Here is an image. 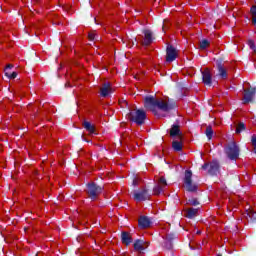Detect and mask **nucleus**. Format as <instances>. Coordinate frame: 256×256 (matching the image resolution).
Here are the masks:
<instances>
[{"label":"nucleus","mask_w":256,"mask_h":256,"mask_svg":"<svg viewBox=\"0 0 256 256\" xmlns=\"http://www.w3.org/2000/svg\"><path fill=\"white\" fill-rule=\"evenodd\" d=\"M144 107L147 111H151L154 115L159 117V111H171L173 109V104L169 102L167 97L157 98L154 96H146L144 98Z\"/></svg>","instance_id":"nucleus-1"},{"label":"nucleus","mask_w":256,"mask_h":256,"mask_svg":"<svg viewBox=\"0 0 256 256\" xmlns=\"http://www.w3.org/2000/svg\"><path fill=\"white\" fill-rule=\"evenodd\" d=\"M129 121H133L136 125H143L145 123V119H147V113L144 110H131L128 114Z\"/></svg>","instance_id":"nucleus-2"},{"label":"nucleus","mask_w":256,"mask_h":256,"mask_svg":"<svg viewBox=\"0 0 256 256\" xmlns=\"http://www.w3.org/2000/svg\"><path fill=\"white\" fill-rule=\"evenodd\" d=\"M225 153L228 159H231V161H235L239 159V146H237V143L232 142L226 147Z\"/></svg>","instance_id":"nucleus-3"},{"label":"nucleus","mask_w":256,"mask_h":256,"mask_svg":"<svg viewBox=\"0 0 256 256\" xmlns=\"http://www.w3.org/2000/svg\"><path fill=\"white\" fill-rule=\"evenodd\" d=\"M191 177H193V173H191V171L189 170H186L184 178V187L190 192L197 191V186L193 184Z\"/></svg>","instance_id":"nucleus-4"},{"label":"nucleus","mask_w":256,"mask_h":256,"mask_svg":"<svg viewBox=\"0 0 256 256\" xmlns=\"http://www.w3.org/2000/svg\"><path fill=\"white\" fill-rule=\"evenodd\" d=\"M167 189V180L161 176L157 182V185L153 189V195H161Z\"/></svg>","instance_id":"nucleus-5"},{"label":"nucleus","mask_w":256,"mask_h":256,"mask_svg":"<svg viewBox=\"0 0 256 256\" xmlns=\"http://www.w3.org/2000/svg\"><path fill=\"white\" fill-rule=\"evenodd\" d=\"M256 88H248L244 89L242 101L244 105H247V103H251L253 99L255 98Z\"/></svg>","instance_id":"nucleus-6"},{"label":"nucleus","mask_w":256,"mask_h":256,"mask_svg":"<svg viewBox=\"0 0 256 256\" xmlns=\"http://www.w3.org/2000/svg\"><path fill=\"white\" fill-rule=\"evenodd\" d=\"M177 49H175V47L173 46H167L166 49V61L167 63H173V61H175L177 59Z\"/></svg>","instance_id":"nucleus-7"},{"label":"nucleus","mask_w":256,"mask_h":256,"mask_svg":"<svg viewBox=\"0 0 256 256\" xmlns=\"http://www.w3.org/2000/svg\"><path fill=\"white\" fill-rule=\"evenodd\" d=\"M202 79L204 85H208L211 87V83H213V74L211 73V70L209 68H205L202 71Z\"/></svg>","instance_id":"nucleus-8"},{"label":"nucleus","mask_w":256,"mask_h":256,"mask_svg":"<svg viewBox=\"0 0 256 256\" xmlns=\"http://www.w3.org/2000/svg\"><path fill=\"white\" fill-rule=\"evenodd\" d=\"M87 193L91 199H95L99 193H101V187L95 184H89L87 187Z\"/></svg>","instance_id":"nucleus-9"},{"label":"nucleus","mask_w":256,"mask_h":256,"mask_svg":"<svg viewBox=\"0 0 256 256\" xmlns=\"http://www.w3.org/2000/svg\"><path fill=\"white\" fill-rule=\"evenodd\" d=\"M113 93V87L111 86V83L105 82L100 87V95L101 97H109Z\"/></svg>","instance_id":"nucleus-10"},{"label":"nucleus","mask_w":256,"mask_h":256,"mask_svg":"<svg viewBox=\"0 0 256 256\" xmlns=\"http://www.w3.org/2000/svg\"><path fill=\"white\" fill-rule=\"evenodd\" d=\"M134 199L135 201H147V199H151V195H149L147 189H142L134 193Z\"/></svg>","instance_id":"nucleus-11"},{"label":"nucleus","mask_w":256,"mask_h":256,"mask_svg":"<svg viewBox=\"0 0 256 256\" xmlns=\"http://www.w3.org/2000/svg\"><path fill=\"white\" fill-rule=\"evenodd\" d=\"M202 169H208L209 173L211 175H215V173H217V171H219V162L217 161H212L208 164H204L202 166Z\"/></svg>","instance_id":"nucleus-12"},{"label":"nucleus","mask_w":256,"mask_h":256,"mask_svg":"<svg viewBox=\"0 0 256 256\" xmlns=\"http://www.w3.org/2000/svg\"><path fill=\"white\" fill-rule=\"evenodd\" d=\"M137 40L140 41V43H142L143 45H151L153 43V34L151 33V31L145 30L144 39L141 40V37H138Z\"/></svg>","instance_id":"nucleus-13"},{"label":"nucleus","mask_w":256,"mask_h":256,"mask_svg":"<svg viewBox=\"0 0 256 256\" xmlns=\"http://www.w3.org/2000/svg\"><path fill=\"white\" fill-rule=\"evenodd\" d=\"M138 225L140 229H148V227H151V219L147 216H140L138 219Z\"/></svg>","instance_id":"nucleus-14"},{"label":"nucleus","mask_w":256,"mask_h":256,"mask_svg":"<svg viewBox=\"0 0 256 256\" xmlns=\"http://www.w3.org/2000/svg\"><path fill=\"white\" fill-rule=\"evenodd\" d=\"M149 247V242H145L143 240H137L134 243L135 251H145Z\"/></svg>","instance_id":"nucleus-15"},{"label":"nucleus","mask_w":256,"mask_h":256,"mask_svg":"<svg viewBox=\"0 0 256 256\" xmlns=\"http://www.w3.org/2000/svg\"><path fill=\"white\" fill-rule=\"evenodd\" d=\"M198 213L199 210L195 208L184 209V217H187L188 219H194V217H197Z\"/></svg>","instance_id":"nucleus-16"},{"label":"nucleus","mask_w":256,"mask_h":256,"mask_svg":"<svg viewBox=\"0 0 256 256\" xmlns=\"http://www.w3.org/2000/svg\"><path fill=\"white\" fill-rule=\"evenodd\" d=\"M170 137H178L182 139L183 133H181V129L179 128V125H173L170 129Z\"/></svg>","instance_id":"nucleus-17"},{"label":"nucleus","mask_w":256,"mask_h":256,"mask_svg":"<svg viewBox=\"0 0 256 256\" xmlns=\"http://www.w3.org/2000/svg\"><path fill=\"white\" fill-rule=\"evenodd\" d=\"M121 239L123 245H130V243H133V238L131 237V234L128 232H122Z\"/></svg>","instance_id":"nucleus-18"},{"label":"nucleus","mask_w":256,"mask_h":256,"mask_svg":"<svg viewBox=\"0 0 256 256\" xmlns=\"http://www.w3.org/2000/svg\"><path fill=\"white\" fill-rule=\"evenodd\" d=\"M83 127H84V129H86V131H88V133L90 135L97 134V132L95 130V125L91 124V122L84 121L83 122Z\"/></svg>","instance_id":"nucleus-19"},{"label":"nucleus","mask_w":256,"mask_h":256,"mask_svg":"<svg viewBox=\"0 0 256 256\" xmlns=\"http://www.w3.org/2000/svg\"><path fill=\"white\" fill-rule=\"evenodd\" d=\"M11 69H13V65L8 64L4 70L5 75L8 79H15L17 77V72H11Z\"/></svg>","instance_id":"nucleus-20"},{"label":"nucleus","mask_w":256,"mask_h":256,"mask_svg":"<svg viewBox=\"0 0 256 256\" xmlns=\"http://www.w3.org/2000/svg\"><path fill=\"white\" fill-rule=\"evenodd\" d=\"M218 73L222 79H227V69L221 64L218 65Z\"/></svg>","instance_id":"nucleus-21"},{"label":"nucleus","mask_w":256,"mask_h":256,"mask_svg":"<svg viewBox=\"0 0 256 256\" xmlns=\"http://www.w3.org/2000/svg\"><path fill=\"white\" fill-rule=\"evenodd\" d=\"M172 149H174V151H182L183 149V142L180 141H173L172 142Z\"/></svg>","instance_id":"nucleus-22"},{"label":"nucleus","mask_w":256,"mask_h":256,"mask_svg":"<svg viewBox=\"0 0 256 256\" xmlns=\"http://www.w3.org/2000/svg\"><path fill=\"white\" fill-rule=\"evenodd\" d=\"M250 15L252 17V23L253 25H256V6L253 5L250 9Z\"/></svg>","instance_id":"nucleus-23"},{"label":"nucleus","mask_w":256,"mask_h":256,"mask_svg":"<svg viewBox=\"0 0 256 256\" xmlns=\"http://www.w3.org/2000/svg\"><path fill=\"white\" fill-rule=\"evenodd\" d=\"M209 45H211V43L207 39L200 41V49H207Z\"/></svg>","instance_id":"nucleus-24"},{"label":"nucleus","mask_w":256,"mask_h":256,"mask_svg":"<svg viewBox=\"0 0 256 256\" xmlns=\"http://www.w3.org/2000/svg\"><path fill=\"white\" fill-rule=\"evenodd\" d=\"M251 146L253 148V153H256V134H253L251 137Z\"/></svg>","instance_id":"nucleus-25"},{"label":"nucleus","mask_w":256,"mask_h":256,"mask_svg":"<svg viewBox=\"0 0 256 256\" xmlns=\"http://www.w3.org/2000/svg\"><path fill=\"white\" fill-rule=\"evenodd\" d=\"M206 137H208V139H211L213 137V128H211V126H208L206 128Z\"/></svg>","instance_id":"nucleus-26"},{"label":"nucleus","mask_w":256,"mask_h":256,"mask_svg":"<svg viewBox=\"0 0 256 256\" xmlns=\"http://www.w3.org/2000/svg\"><path fill=\"white\" fill-rule=\"evenodd\" d=\"M241 131H245V124L239 123L236 127V133H241Z\"/></svg>","instance_id":"nucleus-27"},{"label":"nucleus","mask_w":256,"mask_h":256,"mask_svg":"<svg viewBox=\"0 0 256 256\" xmlns=\"http://www.w3.org/2000/svg\"><path fill=\"white\" fill-rule=\"evenodd\" d=\"M248 45H249L250 49H252V51H254V53H256L255 42H253V40H249Z\"/></svg>","instance_id":"nucleus-28"},{"label":"nucleus","mask_w":256,"mask_h":256,"mask_svg":"<svg viewBox=\"0 0 256 256\" xmlns=\"http://www.w3.org/2000/svg\"><path fill=\"white\" fill-rule=\"evenodd\" d=\"M88 39H89V41H94V39H95V32H90L88 34Z\"/></svg>","instance_id":"nucleus-29"},{"label":"nucleus","mask_w":256,"mask_h":256,"mask_svg":"<svg viewBox=\"0 0 256 256\" xmlns=\"http://www.w3.org/2000/svg\"><path fill=\"white\" fill-rule=\"evenodd\" d=\"M139 183H141V178H135V179L133 180V185H134V187L137 186V185H139Z\"/></svg>","instance_id":"nucleus-30"},{"label":"nucleus","mask_w":256,"mask_h":256,"mask_svg":"<svg viewBox=\"0 0 256 256\" xmlns=\"http://www.w3.org/2000/svg\"><path fill=\"white\" fill-rule=\"evenodd\" d=\"M190 205H199V202L197 200L190 201Z\"/></svg>","instance_id":"nucleus-31"},{"label":"nucleus","mask_w":256,"mask_h":256,"mask_svg":"<svg viewBox=\"0 0 256 256\" xmlns=\"http://www.w3.org/2000/svg\"><path fill=\"white\" fill-rule=\"evenodd\" d=\"M196 233H197V235H201V231H199V230Z\"/></svg>","instance_id":"nucleus-32"},{"label":"nucleus","mask_w":256,"mask_h":256,"mask_svg":"<svg viewBox=\"0 0 256 256\" xmlns=\"http://www.w3.org/2000/svg\"><path fill=\"white\" fill-rule=\"evenodd\" d=\"M169 247H171V242H169Z\"/></svg>","instance_id":"nucleus-33"},{"label":"nucleus","mask_w":256,"mask_h":256,"mask_svg":"<svg viewBox=\"0 0 256 256\" xmlns=\"http://www.w3.org/2000/svg\"><path fill=\"white\" fill-rule=\"evenodd\" d=\"M250 213H252V215H255V213H253V212H250Z\"/></svg>","instance_id":"nucleus-34"},{"label":"nucleus","mask_w":256,"mask_h":256,"mask_svg":"<svg viewBox=\"0 0 256 256\" xmlns=\"http://www.w3.org/2000/svg\"><path fill=\"white\" fill-rule=\"evenodd\" d=\"M216 256H221V255L218 254V255H216Z\"/></svg>","instance_id":"nucleus-35"}]
</instances>
